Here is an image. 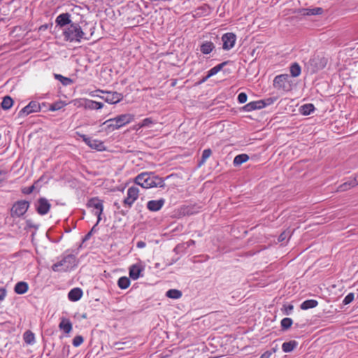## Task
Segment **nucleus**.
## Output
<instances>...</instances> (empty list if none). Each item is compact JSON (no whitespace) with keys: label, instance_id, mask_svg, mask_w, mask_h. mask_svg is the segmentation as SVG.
<instances>
[{"label":"nucleus","instance_id":"obj_18","mask_svg":"<svg viewBox=\"0 0 358 358\" xmlns=\"http://www.w3.org/2000/svg\"><path fill=\"white\" fill-rule=\"evenodd\" d=\"M70 14L68 13H62L59 15L55 20V22L57 25L62 27L65 26H69L71 24V21L70 20Z\"/></svg>","mask_w":358,"mask_h":358},{"label":"nucleus","instance_id":"obj_46","mask_svg":"<svg viewBox=\"0 0 358 358\" xmlns=\"http://www.w3.org/2000/svg\"><path fill=\"white\" fill-rule=\"evenodd\" d=\"M7 171L5 170H0V183L5 180L6 178Z\"/></svg>","mask_w":358,"mask_h":358},{"label":"nucleus","instance_id":"obj_3","mask_svg":"<svg viewBox=\"0 0 358 358\" xmlns=\"http://www.w3.org/2000/svg\"><path fill=\"white\" fill-rule=\"evenodd\" d=\"M76 258L74 255H68L62 260L52 266V270L55 272H66L72 269L76 266Z\"/></svg>","mask_w":358,"mask_h":358},{"label":"nucleus","instance_id":"obj_23","mask_svg":"<svg viewBox=\"0 0 358 358\" xmlns=\"http://www.w3.org/2000/svg\"><path fill=\"white\" fill-rule=\"evenodd\" d=\"M59 327L64 333L69 334L72 330V324L69 319L63 318L59 324Z\"/></svg>","mask_w":358,"mask_h":358},{"label":"nucleus","instance_id":"obj_52","mask_svg":"<svg viewBox=\"0 0 358 358\" xmlns=\"http://www.w3.org/2000/svg\"><path fill=\"white\" fill-rule=\"evenodd\" d=\"M136 246L138 248H144L146 246V243L143 241H139L137 242Z\"/></svg>","mask_w":358,"mask_h":358},{"label":"nucleus","instance_id":"obj_57","mask_svg":"<svg viewBox=\"0 0 358 358\" xmlns=\"http://www.w3.org/2000/svg\"><path fill=\"white\" fill-rule=\"evenodd\" d=\"M95 92H92L90 94V95L91 96H98V97H100V96H99V95H96V94H95Z\"/></svg>","mask_w":358,"mask_h":358},{"label":"nucleus","instance_id":"obj_16","mask_svg":"<svg viewBox=\"0 0 358 358\" xmlns=\"http://www.w3.org/2000/svg\"><path fill=\"white\" fill-rule=\"evenodd\" d=\"M272 103H265L263 100L251 101L243 107L244 111L250 112L257 109H262Z\"/></svg>","mask_w":358,"mask_h":358},{"label":"nucleus","instance_id":"obj_30","mask_svg":"<svg viewBox=\"0 0 358 358\" xmlns=\"http://www.w3.org/2000/svg\"><path fill=\"white\" fill-rule=\"evenodd\" d=\"M23 338L24 342L28 345H32L35 343L34 334L31 331H27L24 333Z\"/></svg>","mask_w":358,"mask_h":358},{"label":"nucleus","instance_id":"obj_32","mask_svg":"<svg viewBox=\"0 0 358 358\" xmlns=\"http://www.w3.org/2000/svg\"><path fill=\"white\" fill-rule=\"evenodd\" d=\"M227 64V62H224L221 64H219L217 65H216L215 66L213 67L212 69H210L208 71V76H213L215 75H216L218 72H220L222 68Z\"/></svg>","mask_w":358,"mask_h":358},{"label":"nucleus","instance_id":"obj_48","mask_svg":"<svg viewBox=\"0 0 358 358\" xmlns=\"http://www.w3.org/2000/svg\"><path fill=\"white\" fill-rule=\"evenodd\" d=\"M61 83L64 85H68L72 83V80H71V79H70L69 78L64 77V78L62 79Z\"/></svg>","mask_w":358,"mask_h":358},{"label":"nucleus","instance_id":"obj_41","mask_svg":"<svg viewBox=\"0 0 358 358\" xmlns=\"http://www.w3.org/2000/svg\"><path fill=\"white\" fill-rule=\"evenodd\" d=\"M66 105V103L63 101H57V102H55V103H53L52 104H51L49 108V110L51 111H56V110H58L62 108Z\"/></svg>","mask_w":358,"mask_h":358},{"label":"nucleus","instance_id":"obj_4","mask_svg":"<svg viewBox=\"0 0 358 358\" xmlns=\"http://www.w3.org/2000/svg\"><path fill=\"white\" fill-rule=\"evenodd\" d=\"M30 203L25 200L17 201L13 205L10 210V216L13 218L24 215L29 208Z\"/></svg>","mask_w":358,"mask_h":358},{"label":"nucleus","instance_id":"obj_59","mask_svg":"<svg viewBox=\"0 0 358 358\" xmlns=\"http://www.w3.org/2000/svg\"><path fill=\"white\" fill-rule=\"evenodd\" d=\"M357 177V185H358V176H356Z\"/></svg>","mask_w":358,"mask_h":358},{"label":"nucleus","instance_id":"obj_17","mask_svg":"<svg viewBox=\"0 0 358 358\" xmlns=\"http://www.w3.org/2000/svg\"><path fill=\"white\" fill-rule=\"evenodd\" d=\"M165 203L164 199L150 200L147 203V208L152 212H157L162 209Z\"/></svg>","mask_w":358,"mask_h":358},{"label":"nucleus","instance_id":"obj_20","mask_svg":"<svg viewBox=\"0 0 358 358\" xmlns=\"http://www.w3.org/2000/svg\"><path fill=\"white\" fill-rule=\"evenodd\" d=\"M83 296V290L80 288L76 287L70 290L68 294V298L71 301L76 302L80 299Z\"/></svg>","mask_w":358,"mask_h":358},{"label":"nucleus","instance_id":"obj_50","mask_svg":"<svg viewBox=\"0 0 358 358\" xmlns=\"http://www.w3.org/2000/svg\"><path fill=\"white\" fill-rule=\"evenodd\" d=\"M272 355V352L271 351H266L262 355L260 356V358H270V357Z\"/></svg>","mask_w":358,"mask_h":358},{"label":"nucleus","instance_id":"obj_6","mask_svg":"<svg viewBox=\"0 0 358 358\" xmlns=\"http://www.w3.org/2000/svg\"><path fill=\"white\" fill-rule=\"evenodd\" d=\"M41 106L39 102L31 101L26 106L22 108L18 113V117H24L31 113L40 112Z\"/></svg>","mask_w":358,"mask_h":358},{"label":"nucleus","instance_id":"obj_25","mask_svg":"<svg viewBox=\"0 0 358 358\" xmlns=\"http://www.w3.org/2000/svg\"><path fill=\"white\" fill-rule=\"evenodd\" d=\"M297 346V342L295 341H291L289 342H285L282 345V350L284 352H290Z\"/></svg>","mask_w":358,"mask_h":358},{"label":"nucleus","instance_id":"obj_12","mask_svg":"<svg viewBox=\"0 0 358 358\" xmlns=\"http://www.w3.org/2000/svg\"><path fill=\"white\" fill-rule=\"evenodd\" d=\"M222 48L224 50H229L233 48L236 41V36L231 32L225 33L222 36Z\"/></svg>","mask_w":358,"mask_h":358},{"label":"nucleus","instance_id":"obj_13","mask_svg":"<svg viewBox=\"0 0 358 358\" xmlns=\"http://www.w3.org/2000/svg\"><path fill=\"white\" fill-rule=\"evenodd\" d=\"M273 86L277 89L287 90L289 87V76L288 74H280L275 77Z\"/></svg>","mask_w":358,"mask_h":358},{"label":"nucleus","instance_id":"obj_45","mask_svg":"<svg viewBox=\"0 0 358 358\" xmlns=\"http://www.w3.org/2000/svg\"><path fill=\"white\" fill-rule=\"evenodd\" d=\"M284 309H285V314L287 315H289L292 313V312L294 309V306L292 304H289L287 306H285L284 307Z\"/></svg>","mask_w":358,"mask_h":358},{"label":"nucleus","instance_id":"obj_42","mask_svg":"<svg viewBox=\"0 0 358 358\" xmlns=\"http://www.w3.org/2000/svg\"><path fill=\"white\" fill-rule=\"evenodd\" d=\"M83 338L81 336H76L74 337L72 341V344L74 347H78L83 343Z\"/></svg>","mask_w":358,"mask_h":358},{"label":"nucleus","instance_id":"obj_7","mask_svg":"<svg viewBox=\"0 0 358 358\" xmlns=\"http://www.w3.org/2000/svg\"><path fill=\"white\" fill-rule=\"evenodd\" d=\"M139 195V189L137 187L131 186L127 192V196L124 199V205L128 208L131 207L133 203L137 200Z\"/></svg>","mask_w":358,"mask_h":358},{"label":"nucleus","instance_id":"obj_38","mask_svg":"<svg viewBox=\"0 0 358 358\" xmlns=\"http://www.w3.org/2000/svg\"><path fill=\"white\" fill-rule=\"evenodd\" d=\"M211 154H212V152H211L210 149L204 150L202 152L201 159L199 163V166H200L202 164H203L206 162V159L210 157Z\"/></svg>","mask_w":358,"mask_h":358},{"label":"nucleus","instance_id":"obj_51","mask_svg":"<svg viewBox=\"0 0 358 358\" xmlns=\"http://www.w3.org/2000/svg\"><path fill=\"white\" fill-rule=\"evenodd\" d=\"M34 189V187L32 185L31 187H29L23 190V193L29 194H31Z\"/></svg>","mask_w":358,"mask_h":358},{"label":"nucleus","instance_id":"obj_19","mask_svg":"<svg viewBox=\"0 0 358 358\" xmlns=\"http://www.w3.org/2000/svg\"><path fill=\"white\" fill-rule=\"evenodd\" d=\"M83 107L86 109L90 110H99L103 107V104L101 102H98L94 100L83 99Z\"/></svg>","mask_w":358,"mask_h":358},{"label":"nucleus","instance_id":"obj_55","mask_svg":"<svg viewBox=\"0 0 358 358\" xmlns=\"http://www.w3.org/2000/svg\"><path fill=\"white\" fill-rule=\"evenodd\" d=\"M55 78L59 80V81H62V79L64 78V76H62V75H59V74H55Z\"/></svg>","mask_w":358,"mask_h":358},{"label":"nucleus","instance_id":"obj_56","mask_svg":"<svg viewBox=\"0 0 358 358\" xmlns=\"http://www.w3.org/2000/svg\"><path fill=\"white\" fill-rule=\"evenodd\" d=\"M210 77H211V76H208V74L206 75V77H204V78L201 80V83H204V82H206V81L208 78H210Z\"/></svg>","mask_w":358,"mask_h":358},{"label":"nucleus","instance_id":"obj_58","mask_svg":"<svg viewBox=\"0 0 358 358\" xmlns=\"http://www.w3.org/2000/svg\"><path fill=\"white\" fill-rule=\"evenodd\" d=\"M188 246L191 245L192 244L194 243V241L193 240H190L187 242Z\"/></svg>","mask_w":358,"mask_h":358},{"label":"nucleus","instance_id":"obj_43","mask_svg":"<svg viewBox=\"0 0 358 358\" xmlns=\"http://www.w3.org/2000/svg\"><path fill=\"white\" fill-rule=\"evenodd\" d=\"M353 300H354V294L349 293L348 294H347L345 296V298L343 301V303L345 305H348V304L350 303Z\"/></svg>","mask_w":358,"mask_h":358},{"label":"nucleus","instance_id":"obj_47","mask_svg":"<svg viewBox=\"0 0 358 358\" xmlns=\"http://www.w3.org/2000/svg\"><path fill=\"white\" fill-rule=\"evenodd\" d=\"M6 296V290L4 288H0V301H3Z\"/></svg>","mask_w":358,"mask_h":358},{"label":"nucleus","instance_id":"obj_54","mask_svg":"<svg viewBox=\"0 0 358 358\" xmlns=\"http://www.w3.org/2000/svg\"><path fill=\"white\" fill-rule=\"evenodd\" d=\"M92 231L93 229L85 235V236L83 238V241H86L90 239V236H92Z\"/></svg>","mask_w":358,"mask_h":358},{"label":"nucleus","instance_id":"obj_5","mask_svg":"<svg viewBox=\"0 0 358 358\" xmlns=\"http://www.w3.org/2000/svg\"><path fill=\"white\" fill-rule=\"evenodd\" d=\"M87 206L89 208H92V213L97 216L98 219L96 224H98L101 220V215L103 210V201L97 197L92 198L87 201Z\"/></svg>","mask_w":358,"mask_h":358},{"label":"nucleus","instance_id":"obj_9","mask_svg":"<svg viewBox=\"0 0 358 358\" xmlns=\"http://www.w3.org/2000/svg\"><path fill=\"white\" fill-rule=\"evenodd\" d=\"M105 94V96H100L104 101L110 104H115L120 102L123 99V95L117 92H104L102 90H97Z\"/></svg>","mask_w":358,"mask_h":358},{"label":"nucleus","instance_id":"obj_31","mask_svg":"<svg viewBox=\"0 0 358 358\" xmlns=\"http://www.w3.org/2000/svg\"><path fill=\"white\" fill-rule=\"evenodd\" d=\"M301 73V69L296 62L293 63L290 66V73L292 77H298Z\"/></svg>","mask_w":358,"mask_h":358},{"label":"nucleus","instance_id":"obj_34","mask_svg":"<svg viewBox=\"0 0 358 358\" xmlns=\"http://www.w3.org/2000/svg\"><path fill=\"white\" fill-rule=\"evenodd\" d=\"M13 104V100L9 96H6L3 99L1 107L4 110L10 109Z\"/></svg>","mask_w":358,"mask_h":358},{"label":"nucleus","instance_id":"obj_27","mask_svg":"<svg viewBox=\"0 0 358 358\" xmlns=\"http://www.w3.org/2000/svg\"><path fill=\"white\" fill-rule=\"evenodd\" d=\"M249 159V156L247 154H240L236 155L234 159V165L237 166L245 162H246Z\"/></svg>","mask_w":358,"mask_h":358},{"label":"nucleus","instance_id":"obj_33","mask_svg":"<svg viewBox=\"0 0 358 358\" xmlns=\"http://www.w3.org/2000/svg\"><path fill=\"white\" fill-rule=\"evenodd\" d=\"M166 296L170 299H178L182 296V292L180 290L171 289L166 292Z\"/></svg>","mask_w":358,"mask_h":358},{"label":"nucleus","instance_id":"obj_29","mask_svg":"<svg viewBox=\"0 0 358 358\" xmlns=\"http://www.w3.org/2000/svg\"><path fill=\"white\" fill-rule=\"evenodd\" d=\"M130 280L126 276L120 277L117 280V285L122 289L128 288L130 285Z\"/></svg>","mask_w":358,"mask_h":358},{"label":"nucleus","instance_id":"obj_1","mask_svg":"<svg viewBox=\"0 0 358 358\" xmlns=\"http://www.w3.org/2000/svg\"><path fill=\"white\" fill-rule=\"evenodd\" d=\"M134 182L143 188L164 187L165 183L162 178L155 176L152 172H143L139 173L135 178Z\"/></svg>","mask_w":358,"mask_h":358},{"label":"nucleus","instance_id":"obj_15","mask_svg":"<svg viewBox=\"0 0 358 358\" xmlns=\"http://www.w3.org/2000/svg\"><path fill=\"white\" fill-rule=\"evenodd\" d=\"M308 63L309 65H310L313 67V71L315 72L325 67L327 64V60L325 58L321 57L317 55L310 58Z\"/></svg>","mask_w":358,"mask_h":358},{"label":"nucleus","instance_id":"obj_11","mask_svg":"<svg viewBox=\"0 0 358 358\" xmlns=\"http://www.w3.org/2000/svg\"><path fill=\"white\" fill-rule=\"evenodd\" d=\"M144 270L145 266L141 262L131 265L129 268V278L133 280H138L143 276Z\"/></svg>","mask_w":358,"mask_h":358},{"label":"nucleus","instance_id":"obj_37","mask_svg":"<svg viewBox=\"0 0 358 358\" xmlns=\"http://www.w3.org/2000/svg\"><path fill=\"white\" fill-rule=\"evenodd\" d=\"M209 13V7L204 5V6H202L199 8H198L196 10H195V15H199V16H201V15H208Z\"/></svg>","mask_w":358,"mask_h":358},{"label":"nucleus","instance_id":"obj_36","mask_svg":"<svg viewBox=\"0 0 358 358\" xmlns=\"http://www.w3.org/2000/svg\"><path fill=\"white\" fill-rule=\"evenodd\" d=\"M292 323H293V321L291 318H289V317L283 318L280 322L282 329V330L288 329L292 326Z\"/></svg>","mask_w":358,"mask_h":358},{"label":"nucleus","instance_id":"obj_14","mask_svg":"<svg viewBox=\"0 0 358 358\" xmlns=\"http://www.w3.org/2000/svg\"><path fill=\"white\" fill-rule=\"evenodd\" d=\"M134 119V115L130 113L122 114L118 115L114 118L108 120V122H115L117 127H122L131 122Z\"/></svg>","mask_w":358,"mask_h":358},{"label":"nucleus","instance_id":"obj_35","mask_svg":"<svg viewBox=\"0 0 358 358\" xmlns=\"http://www.w3.org/2000/svg\"><path fill=\"white\" fill-rule=\"evenodd\" d=\"M103 125H105V130L107 132H111L120 129V127H117L115 122H108V120L103 123Z\"/></svg>","mask_w":358,"mask_h":358},{"label":"nucleus","instance_id":"obj_24","mask_svg":"<svg viewBox=\"0 0 358 358\" xmlns=\"http://www.w3.org/2000/svg\"><path fill=\"white\" fill-rule=\"evenodd\" d=\"M29 286L26 282H18L16 283L14 290L18 294H23L28 291Z\"/></svg>","mask_w":358,"mask_h":358},{"label":"nucleus","instance_id":"obj_44","mask_svg":"<svg viewBox=\"0 0 358 358\" xmlns=\"http://www.w3.org/2000/svg\"><path fill=\"white\" fill-rule=\"evenodd\" d=\"M248 96L245 92H241L238 95L237 100L240 103H244L247 101Z\"/></svg>","mask_w":358,"mask_h":358},{"label":"nucleus","instance_id":"obj_49","mask_svg":"<svg viewBox=\"0 0 358 358\" xmlns=\"http://www.w3.org/2000/svg\"><path fill=\"white\" fill-rule=\"evenodd\" d=\"M288 234H289V233H287L286 231L282 232V233L279 236L278 241H283L287 238V236L289 235Z\"/></svg>","mask_w":358,"mask_h":358},{"label":"nucleus","instance_id":"obj_39","mask_svg":"<svg viewBox=\"0 0 358 358\" xmlns=\"http://www.w3.org/2000/svg\"><path fill=\"white\" fill-rule=\"evenodd\" d=\"M155 122H154V121L152 120V118L147 117V118H145L144 120H143L141 122H139L138 124V127L139 128L149 127L151 125H152Z\"/></svg>","mask_w":358,"mask_h":358},{"label":"nucleus","instance_id":"obj_26","mask_svg":"<svg viewBox=\"0 0 358 358\" xmlns=\"http://www.w3.org/2000/svg\"><path fill=\"white\" fill-rule=\"evenodd\" d=\"M318 305L317 301L315 299H308L304 301L300 306L302 310H308L310 308H313Z\"/></svg>","mask_w":358,"mask_h":358},{"label":"nucleus","instance_id":"obj_2","mask_svg":"<svg viewBox=\"0 0 358 358\" xmlns=\"http://www.w3.org/2000/svg\"><path fill=\"white\" fill-rule=\"evenodd\" d=\"M63 35L67 41L80 42L82 39H87L80 26L77 23H71L63 30Z\"/></svg>","mask_w":358,"mask_h":358},{"label":"nucleus","instance_id":"obj_40","mask_svg":"<svg viewBox=\"0 0 358 358\" xmlns=\"http://www.w3.org/2000/svg\"><path fill=\"white\" fill-rule=\"evenodd\" d=\"M323 12V9L322 8H309L306 9V15H321Z\"/></svg>","mask_w":358,"mask_h":358},{"label":"nucleus","instance_id":"obj_28","mask_svg":"<svg viewBox=\"0 0 358 358\" xmlns=\"http://www.w3.org/2000/svg\"><path fill=\"white\" fill-rule=\"evenodd\" d=\"M315 110V106L312 103H306L301 106L300 112L303 115H308Z\"/></svg>","mask_w":358,"mask_h":358},{"label":"nucleus","instance_id":"obj_10","mask_svg":"<svg viewBox=\"0 0 358 358\" xmlns=\"http://www.w3.org/2000/svg\"><path fill=\"white\" fill-rule=\"evenodd\" d=\"M78 136L83 139V141L92 149L96 150L98 151H102L105 150V145L103 143L98 139H92L85 134H80Z\"/></svg>","mask_w":358,"mask_h":358},{"label":"nucleus","instance_id":"obj_21","mask_svg":"<svg viewBox=\"0 0 358 358\" xmlns=\"http://www.w3.org/2000/svg\"><path fill=\"white\" fill-rule=\"evenodd\" d=\"M357 185V177H354L353 178H350L347 182L343 183L338 187V191L339 192H345L350 188Z\"/></svg>","mask_w":358,"mask_h":358},{"label":"nucleus","instance_id":"obj_22","mask_svg":"<svg viewBox=\"0 0 358 358\" xmlns=\"http://www.w3.org/2000/svg\"><path fill=\"white\" fill-rule=\"evenodd\" d=\"M215 46L211 41H204L200 45V50L204 55L210 54Z\"/></svg>","mask_w":358,"mask_h":358},{"label":"nucleus","instance_id":"obj_53","mask_svg":"<svg viewBox=\"0 0 358 358\" xmlns=\"http://www.w3.org/2000/svg\"><path fill=\"white\" fill-rule=\"evenodd\" d=\"M83 103H84L83 99H80L79 101L75 100L74 103H73V104L78 107L83 106Z\"/></svg>","mask_w":358,"mask_h":358},{"label":"nucleus","instance_id":"obj_8","mask_svg":"<svg viewBox=\"0 0 358 358\" xmlns=\"http://www.w3.org/2000/svg\"><path fill=\"white\" fill-rule=\"evenodd\" d=\"M50 208V203L44 197L39 198L35 203L36 210L40 215H47L49 213Z\"/></svg>","mask_w":358,"mask_h":358}]
</instances>
